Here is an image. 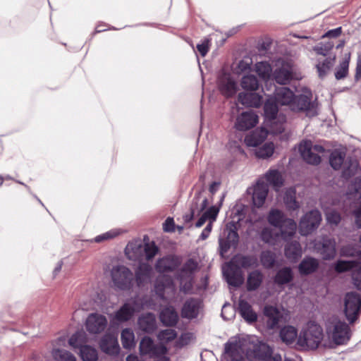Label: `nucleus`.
<instances>
[{"label":"nucleus","instance_id":"a211bd4d","mask_svg":"<svg viewBox=\"0 0 361 361\" xmlns=\"http://www.w3.org/2000/svg\"><path fill=\"white\" fill-rule=\"evenodd\" d=\"M322 221V215L317 210H312L305 214L299 224V231L301 235H307L313 232L319 225Z\"/></svg>","mask_w":361,"mask_h":361},{"label":"nucleus","instance_id":"052dcab7","mask_svg":"<svg viewBox=\"0 0 361 361\" xmlns=\"http://www.w3.org/2000/svg\"><path fill=\"white\" fill-rule=\"evenodd\" d=\"M334 44L331 42H329L325 44H319L314 47V50L317 54L326 56L329 51L333 48Z\"/></svg>","mask_w":361,"mask_h":361},{"label":"nucleus","instance_id":"39448f33","mask_svg":"<svg viewBox=\"0 0 361 361\" xmlns=\"http://www.w3.org/2000/svg\"><path fill=\"white\" fill-rule=\"evenodd\" d=\"M278 103L273 98H269L264 104V116L266 126L273 134L281 133L284 130L286 118L283 114H278Z\"/></svg>","mask_w":361,"mask_h":361},{"label":"nucleus","instance_id":"09e8293b","mask_svg":"<svg viewBox=\"0 0 361 361\" xmlns=\"http://www.w3.org/2000/svg\"><path fill=\"white\" fill-rule=\"evenodd\" d=\"M123 230L121 228H113L104 233L98 235L94 239L91 240L90 242L100 243L104 241H107L115 238L123 233Z\"/></svg>","mask_w":361,"mask_h":361},{"label":"nucleus","instance_id":"7ed1b4c3","mask_svg":"<svg viewBox=\"0 0 361 361\" xmlns=\"http://www.w3.org/2000/svg\"><path fill=\"white\" fill-rule=\"evenodd\" d=\"M178 264V259L173 257L160 259L156 264L157 271L162 274L159 275L154 282V292L161 300H168L174 296L176 286L172 279L164 273L173 271Z\"/></svg>","mask_w":361,"mask_h":361},{"label":"nucleus","instance_id":"f704fd0d","mask_svg":"<svg viewBox=\"0 0 361 361\" xmlns=\"http://www.w3.org/2000/svg\"><path fill=\"white\" fill-rule=\"evenodd\" d=\"M285 255L290 262H296L302 256V247L299 242L295 240L287 243Z\"/></svg>","mask_w":361,"mask_h":361},{"label":"nucleus","instance_id":"ddd939ff","mask_svg":"<svg viewBox=\"0 0 361 361\" xmlns=\"http://www.w3.org/2000/svg\"><path fill=\"white\" fill-rule=\"evenodd\" d=\"M197 269V264L193 259H188L180 270L178 278L180 281V290L189 293L192 288L194 273Z\"/></svg>","mask_w":361,"mask_h":361},{"label":"nucleus","instance_id":"3c124183","mask_svg":"<svg viewBox=\"0 0 361 361\" xmlns=\"http://www.w3.org/2000/svg\"><path fill=\"white\" fill-rule=\"evenodd\" d=\"M345 154L344 152L334 150L331 152L329 163L333 169L335 170L339 169L343 164Z\"/></svg>","mask_w":361,"mask_h":361},{"label":"nucleus","instance_id":"e433bc0d","mask_svg":"<svg viewBox=\"0 0 361 361\" xmlns=\"http://www.w3.org/2000/svg\"><path fill=\"white\" fill-rule=\"evenodd\" d=\"M320 253L325 259H330L336 255V241L334 239L324 238Z\"/></svg>","mask_w":361,"mask_h":361},{"label":"nucleus","instance_id":"ea45409f","mask_svg":"<svg viewBox=\"0 0 361 361\" xmlns=\"http://www.w3.org/2000/svg\"><path fill=\"white\" fill-rule=\"evenodd\" d=\"M121 339L122 345L125 349L131 350L135 348V334L131 329H124L121 331Z\"/></svg>","mask_w":361,"mask_h":361},{"label":"nucleus","instance_id":"4468645a","mask_svg":"<svg viewBox=\"0 0 361 361\" xmlns=\"http://www.w3.org/2000/svg\"><path fill=\"white\" fill-rule=\"evenodd\" d=\"M224 195L221 197V200L219 201V205H213L210 207H209L200 217L198 221H197L195 226L197 228H200L207 221H209L207 226L204 228V229L202 231L201 235H200V239L202 240H206L212 229V225L213 223L216 221V217L218 216V214L220 210L221 205L222 204V201L224 200Z\"/></svg>","mask_w":361,"mask_h":361},{"label":"nucleus","instance_id":"e2e57ef3","mask_svg":"<svg viewBox=\"0 0 361 361\" xmlns=\"http://www.w3.org/2000/svg\"><path fill=\"white\" fill-rule=\"evenodd\" d=\"M163 229L166 232L174 231V221L173 218L168 217L163 224Z\"/></svg>","mask_w":361,"mask_h":361},{"label":"nucleus","instance_id":"473e14b6","mask_svg":"<svg viewBox=\"0 0 361 361\" xmlns=\"http://www.w3.org/2000/svg\"><path fill=\"white\" fill-rule=\"evenodd\" d=\"M200 305V301L198 300H188L182 308V317L187 319L195 318L198 315Z\"/></svg>","mask_w":361,"mask_h":361},{"label":"nucleus","instance_id":"f03ea898","mask_svg":"<svg viewBox=\"0 0 361 361\" xmlns=\"http://www.w3.org/2000/svg\"><path fill=\"white\" fill-rule=\"evenodd\" d=\"M297 95L286 87H277L275 90L274 99L279 104L287 106L296 112H305L308 116L317 114L316 104L312 102V94L310 89L302 87L296 90Z\"/></svg>","mask_w":361,"mask_h":361},{"label":"nucleus","instance_id":"69168bd1","mask_svg":"<svg viewBox=\"0 0 361 361\" xmlns=\"http://www.w3.org/2000/svg\"><path fill=\"white\" fill-rule=\"evenodd\" d=\"M192 334L190 333L183 334L180 338L179 343L180 345H187L188 342L192 339Z\"/></svg>","mask_w":361,"mask_h":361},{"label":"nucleus","instance_id":"dca6fc26","mask_svg":"<svg viewBox=\"0 0 361 361\" xmlns=\"http://www.w3.org/2000/svg\"><path fill=\"white\" fill-rule=\"evenodd\" d=\"M361 311V298L355 292L347 293L344 298V313L350 323H353Z\"/></svg>","mask_w":361,"mask_h":361},{"label":"nucleus","instance_id":"72a5a7b5","mask_svg":"<svg viewBox=\"0 0 361 361\" xmlns=\"http://www.w3.org/2000/svg\"><path fill=\"white\" fill-rule=\"evenodd\" d=\"M238 101L243 105L259 107L262 103V97L257 93L241 92Z\"/></svg>","mask_w":361,"mask_h":361},{"label":"nucleus","instance_id":"de8ad7c7","mask_svg":"<svg viewBox=\"0 0 361 361\" xmlns=\"http://www.w3.org/2000/svg\"><path fill=\"white\" fill-rule=\"evenodd\" d=\"M255 71L261 78L267 80L271 76L272 68L268 62L261 61L255 64Z\"/></svg>","mask_w":361,"mask_h":361},{"label":"nucleus","instance_id":"b1692460","mask_svg":"<svg viewBox=\"0 0 361 361\" xmlns=\"http://www.w3.org/2000/svg\"><path fill=\"white\" fill-rule=\"evenodd\" d=\"M107 326V319L105 316L98 314H90L85 321L87 331L92 334H98L102 332Z\"/></svg>","mask_w":361,"mask_h":361},{"label":"nucleus","instance_id":"4be33fe9","mask_svg":"<svg viewBox=\"0 0 361 361\" xmlns=\"http://www.w3.org/2000/svg\"><path fill=\"white\" fill-rule=\"evenodd\" d=\"M217 87L219 92L226 97L235 94L238 90L237 82L233 76L227 73L222 72L217 80Z\"/></svg>","mask_w":361,"mask_h":361},{"label":"nucleus","instance_id":"9d476101","mask_svg":"<svg viewBox=\"0 0 361 361\" xmlns=\"http://www.w3.org/2000/svg\"><path fill=\"white\" fill-rule=\"evenodd\" d=\"M140 352L154 361H170L167 348L163 344H155L149 337H144L140 343Z\"/></svg>","mask_w":361,"mask_h":361},{"label":"nucleus","instance_id":"338daca9","mask_svg":"<svg viewBox=\"0 0 361 361\" xmlns=\"http://www.w3.org/2000/svg\"><path fill=\"white\" fill-rule=\"evenodd\" d=\"M238 68L241 72L246 71L250 69V63L245 60H241L238 64Z\"/></svg>","mask_w":361,"mask_h":361},{"label":"nucleus","instance_id":"a878e982","mask_svg":"<svg viewBox=\"0 0 361 361\" xmlns=\"http://www.w3.org/2000/svg\"><path fill=\"white\" fill-rule=\"evenodd\" d=\"M208 201L200 192L195 193L190 207V213L184 216L186 222L190 221L195 216L200 214L207 207Z\"/></svg>","mask_w":361,"mask_h":361},{"label":"nucleus","instance_id":"bb28decb","mask_svg":"<svg viewBox=\"0 0 361 361\" xmlns=\"http://www.w3.org/2000/svg\"><path fill=\"white\" fill-rule=\"evenodd\" d=\"M99 348L102 352L109 355H116L120 350L117 337L112 334H106L99 341Z\"/></svg>","mask_w":361,"mask_h":361},{"label":"nucleus","instance_id":"5fc2aeb1","mask_svg":"<svg viewBox=\"0 0 361 361\" xmlns=\"http://www.w3.org/2000/svg\"><path fill=\"white\" fill-rule=\"evenodd\" d=\"M335 56L333 58H327L322 62H319L317 64L318 75L320 78H323L326 75L330 68L333 66Z\"/></svg>","mask_w":361,"mask_h":361},{"label":"nucleus","instance_id":"9b49d317","mask_svg":"<svg viewBox=\"0 0 361 361\" xmlns=\"http://www.w3.org/2000/svg\"><path fill=\"white\" fill-rule=\"evenodd\" d=\"M144 308V304L138 297L127 300L124 304L114 312L113 319L118 322H125L131 319L136 312Z\"/></svg>","mask_w":361,"mask_h":361},{"label":"nucleus","instance_id":"79ce46f5","mask_svg":"<svg viewBox=\"0 0 361 361\" xmlns=\"http://www.w3.org/2000/svg\"><path fill=\"white\" fill-rule=\"evenodd\" d=\"M298 336L297 329L292 326H286L281 329L280 337L286 344L294 343Z\"/></svg>","mask_w":361,"mask_h":361},{"label":"nucleus","instance_id":"423d86ee","mask_svg":"<svg viewBox=\"0 0 361 361\" xmlns=\"http://www.w3.org/2000/svg\"><path fill=\"white\" fill-rule=\"evenodd\" d=\"M158 250L154 242H145L143 246L141 240H134L127 245L125 252L130 260H140L144 255L147 260H151L157 254Z\"/></svg>","mask_w":361,"mask_h":361},{"label":"nucleus","instance_id":"7c9ffc66","mask_svg":"<svg viewBox=\"0 0 361 361\" xmlns=\"http://www.w3.org/2000/svg\"><path fill=\"white\" fill-rule=\"evenodd\" d=\"M264 182L271 185L276 191H279L283 184V179L281 173L276 169H269L263 177Z\"/></svg>","mask_w":361,"mask_h":361},{"label":"nucleus","instance_id":"1a4fd4ad","mask_svg":"<svg viewBox=\"0 0 361 361\" xmlns=\"http://www.w3.org/2000/svg\"><path fill=\"white\" fill-rule=\"evenodd\" d=\"M111 278L115 289L129 290L133 285V274L123 265L114 266L111 270Z\"/></svg>","mask_w":361,"mask_h":361},{"label":"nucleus","instance_id":"20e7f679","mask_svg":"<svg viewBox=\"0 0 361 361\" xmlns=\"http://www.w3.org/2000/svg\"><path fill=\"white\" fill-rule=\"evenodd\" d=\"M323 338L321 326L314 322H307L302 329L297 345L301 349H316Z\"/></svg>","mask_w":361,"mask_h":361},{"label":"nucleus","instance_id":"49530a36","mask_svg":"<svg viewBox=\"0 0 361 361\" xmlns=\"http://www.w3.org/2000/svg\"><path fill=\"white\" fill-rule=\"evenodd\" d=\"M79 354L83 361H97L98 360L97 349L89 345L81 347Z\"/></svg>","mask_w":361,"mask_h":361},{"label":"nucleus","instance_id":"4d7b16f0","mask_svg":"<svg viewBox=\"0 0 361 361\" xmlns=\"http://www.w3.org/2000/svg\"><path fill=\"white\" fill-rule=\"evenodd\" d=\"M260 260L264 267L271 268L276 261L275 254L271 251H264L261 254Z\"/></svg>","mask_w":361,"mask_h":361},{"label":"nucleus","instance_id":"a19ab883","mask_svg":"<svg viewBox=\"0 0 361 361\" xmlns=\"http://www.w3.org/2000/svg\"><path fill=\"white\" fill-rule=\"evenodd\" d=\"M296 190L294 187L287 188L283 197V201L289 210H296L299 208V203L295 200Z\"/></svg>","mask_w":361,"mask_h":361},{"label":"nucleus","instance_id":"2eb2a0df","mask_svg":"<svg viewBox=\"0 0 361 361\" xmlns=\"http://www.w3.org/2000/svg\"><path fill=\"white\" fill-rule=\"evenodd\" d=\"M299 152L302 159L308 164L317 165L321 161L324 148L318 145H313L311 141H302L299 145Z\"/></svg>","mask_w":361,"mask_h":361},{"label":"nucleus","instance_id":"864d4df0","mask_svg":"<svg viewBox=\"0 0 361 361\" xmlns=\"http://www.w3.org/2000/svg\"><path fill=\"white\" fill-rule=\"evenodd\" d=\"M280 237L281 235L274 233L269 228H264L261 233L262 240L269 245H275Z\"/></svg>","mask_w":361,"mask_h":361},{"label":"nucleus","instance_id":"13d9d810","mask_svg":"<svg viewBox=\"0 0 361 361\" xmlns=\"http://www.w3.org/2000/svg\"><path fill=\"white\" fill-rule=\"evenodd\" d=\"M176 336L177 333L175 330L168 329L161 331L157 335V338L161 343H168L173 340Z\"/></svg>","mask_w":361,"mask_h":361},{"label":"nucleus","instance_id":"412c9836","mask_svg":"<svg viewBox=\"0 0 361 361\" xmlns=\"http://www.w3.org/2000/svg\"><path fill=\"white\" fill-rule=\"evenodd\" d=\"M335 269L338 272L353 270L352 277L354 285L361 290V262L340 260L336 264Z\"/></svg>","mask_w":361,"mask_h":361},{"label":"nucleus","instance_id":"603ef678","mask_svg":"<svg viewBox=\"0 0 361 361\" xmlns=\"http://www.w3.org/2000/svg\"><path fill=\"white\" fill-rule=\"evenodd\" d=\"M274 151V145L272 142H267L262 147L256 149L255 154L257 157L266 159L271 157Z\"/></svg>","mask_w":361,"mask_h":361},{"label":"nucleus","instance_id":"aec40b11","mask_svg":"<svg viewBox=\"0 0 361 361\" xmlns=\"http://www.w3.org/2000/svg\"><path fill=\"white\" fill-rule=\"evenodd\" d=\"M259 122L258 115L252 110L239 114L234 123V128L240 131H246L254 128Z\"/></svg>","mask_w":361,"mask_h":361},{"label":"nucleus","instance_id":"a18cd8bd","mask_svg":"<svg viewBox=\"0 0 361 361\" xmlns=\"http://www.w3.org/2000/svg\"><path fill=\"white\" fill-rule=\"evenodd\" d=\"M263 279L262 274L259 271L251 272L247 281V286L248 290H255L261 285Z\"/></svg>","mask_w":361,"mask_h":361},{"label":"nucleus","instance_id":"680f3d73","mask_svg":"<svg viewBox=\"0 0 361 361\" xmlns=\"http://www.w3.org/2000/svg\"><path fill=\"white\" fill-rule=\"evenodd\" d=\"M209 40L205 39L202 44H197V48L198 51L202 56H204L209 51Z\"/></svg>","mask_w":361,"mask_h":361},{"label":"nucleus","instance_id":"58836bf2","mask_svg":"<svg viewBox=\"0 0 361 361\" xmlns=\"http://www.w3.org/2000/svg\"><path fill=\"white\" fill-rule=\"evenodd\" d=\"M293 279V272L290 267L280 269L274 277V283L278 286H283L291 282Z\"/></svg>","mask_w":361,"mask_h":361},{"label":"nucleus","instance_id":"37998d69","mask_svg":"<svg viewBox=\"0 0 361 361\" xmlns=\"http://www.w3.org/2000/svg\"><path fill=\"white\" fill-rule=\"evenodd\" d=\"M51 355L55 361H77L76 357L65 349L53 348Z\"/></svg>","mask_w":361,"mask_h":361},{"label":"nucleus","instance_id":"bf43d9fd","mask_svg":"<svg viewBox=\"0 0 361 361\" xmlns=\"http://www.w3.org/2000/svg\"><path fill=\"white\" fill-rule=\"evenodd\" d=\"M327 223L331 226H337L341 221L339 213L334 209H328L325 212Z\"/></svg>","mask_w":361,"mask_h":361},{"label":"nucleus","instance_id":"5701e85b","mask_svg":"<svg viewBox=\"0 0 361 361\" xmlns=\"http://www.w3.org/2000/svg\"><path fill=\"white\" fill-rule=\"evenodd\" d=\"M233 225L228 224L224 231V235H226L224 239L222 236L219 237V250L220 255L224 257V255L228 252L231 246L235 245L238 240V235Z\"/></svg>","mask_w":361,"mask_h":361},{"label":"nucleus","instance_id":"8fccbe9b","mask_svg":"<svg viewBox=\"0 0 361 361\" xmlns=\"http://www.w3.org/2000/svg\"><path fill=\"white\" fill-rule=\"evenodd\" d=\"M85 333L83 331H78L73 334L68 340L69 345L73 349H81V347L86 345L85 343Z\"/></svg>","mask_w":361,"mask_h":361},{"label":"nucleus","instance_id":"f257e3e1","mask_svg":"<svg viewBox=\"0 0 361 361\" xmlns=\"http://www.w3.org/2000/svg\"><path fill=\"white\" fill-rule=\"evenodd\" d=\"M244 355L250 361H282L281 355L273 354L271 348L255 336L231 338L225 344L224 355L227 361H243Z\"/></svg>","mask_w":361,"mask_h":361},{"label":"nucleus","instance_id":"c9c22d12","mask_svg":"<svg viewBox=\"0 0 361 361\" xmlns=\"http://www.w3.org/2000/svg\"><path fill=\"white\" fill-rule=\"evenodd\" d=\"M319 267V261L313 257H305L298 266V270L302 275H308L314 272Z\"/></svg>","mask_w":361,"mask_h":361},{"label":"nucleus","instance_id":"cd10ccee","mask_svg":"<svg viewBox=\"0 0 361 361\" xmlns=\"http://www.w3.org/2000/svg\"><path fill=\"white\" fill-rule=\"evenodd\" d=\"M153 276L152 267L146 263H141L135 271V281L138 287L142 288L148 285Z\"/></svg>","mask_w":361,"mask_h":361},{"label":"nucleus","instance_id":"f3484780","mask_svg":"<svg viewBox=\"0 0 361 361\" xmlns=\"http://www.w3.org/2000/svg\"><path fill=\"white\" fill-rule=\"evenodd\" d=\"M276 69L273 75L279 84L286 85L293 78V66L289 61L279 59L276 62Z\"/></svg>","mask_w":361,"mask_h":361},{"label":"nucleus","instance_id":"0eeeda50","mask_svg":"<svg viewBox=\"0 0 361 361\" xmlns=\"http://www.w3.org/2000/svg\"><path fill=\"white\" fill-rule=\"evenodd\" d=\"M267 220L271 226L280 228L281 238L285 240L292 237L295 233L297 228L295 221L286 218L284 214L279 209H271Z\"/></svg>","mask_w":361,"mask_h":361},{"label":"nucleus","instance_id":"6ab92c4d","mask_svg":"<svg viewBox=\"0 0 361 361\" xmlns=\"http://www.w3.org/2000/svg\"><path fill=\"white\" fill-rule=\"evenodd\" d=\"M248 194L252 195V201L255 207H262L266 201L269 185L264 182L263 178H259L257 183L247 190Z\"/></svg>","mask_w":361,"mask_h":361},{"label":"nucleus","instance_id":"f8f14e48","mask_svg":"<svg viewBox=\"0 0 361 361\" xmlns=\"http://www.w3.org/2000/svg\"><path fill=\"white\" fill-rule=\"evenodd\" d=\"M263 314L267 329L274 330L279 328L280 322H286L288 311L283 307L268 305L264 306Z\"/></svg>","mask_w":361,"mask_h":361},{"label":"nucleus","instance_id":"6e6d98bb","mask_svg":"<svg viewBox=\"0 0 361 361\" xmlns=\"http://www.w3.org/2000/svg\"><path fill=\"white\" fill-rule=\"evenodd\" d=\"M349 61L350 54H347L335 73V77L337 80H341L346 77L348 72Z\"/></svg>","mask_w":361,"mask_h":361},{"label":"nucleus","instance_id":"c03bdc74","mask_svg":"<svg viewBox=\"0 0 361 361\" xmlns=\"http://www.w3.org/2000/svg\"><path fill=\"white\" fill-rule=\"evenodd\" d=\"M243 89L247 91H255L259 87V82L257 78L251 74L244 75L240 82Z\"/></svg>","mask_w":361,"mask_h":361},{"label":"nucleus","instance_id":"4c0bfd02","mask_svg":"<svg viewBox=\"0 0 361 361\" xmlns=\"http://www.w3.org/2000/svg\"><path fill=\"white\" fill-rule=\"evenodd\" d=\"M178 319V314L173 307H166L160 313V320L165 326H173Z\"/></svg>","mask_w":361,"mask_h":361},{"label":"nucleus","instance_id":"c85d7f7f","mask_svg":"<svg viewBox=\"0 0 361 361\" xmlns=\"http://www.w3.org/2000/svg\"><path fill=\"white\" fill-rule=\"evenodd\" d=\"M269 133H270V129L267 130L265 128L256 129L245 136V143L247 147H257L265 140Z\"/></svg>","mask_w":361,"mask_h":361},{"label":"nucleus","instance_id":"393cba45","mask_svg":"<svg viewBox=\"0 0 361 361\" xmlns=\"http://www.w3.org/2000/svg\"><path fill=\"white\" fill-rule=\"evenodd\" d=\"M224 276L227 283L233 286H240L243 282V277L240 269L235 267L231 262L226 263L222 268Z\"/></svg>","mask_w":361,"mask_h":361},{"label":"nucleus","instance_id":"2f4dec72","mask_svg":"<svg viewBox=\"0 0 361 361\" xmlns=\"http://www.w3.org/2000/svg\"><path fill=\"white\" fill-rule=\"evenodd\" d=\"M238 310L241 317L248 323H253L257 321V315L252 310L251 305L243 299L238 301Z\"/></svg>","mask_w":361,"mask_h":361},{"label":"nucleus","instance_id":"c756f323","mask_svg":"<svg viewBox=\"0 0 361 361\" xmlns=\"http://www.w3.org/2000/svg\"><path fill=\"white\" fill-rule=\"evenodd\" d=\"M139 329L145 333H152L157 329L156 317L152 313H147L139 317L137 320Z\"/></svg>","mask_w":361,"mask_h":361},{"label":"nucleus","instance_id":"774afa93","mask_svg":"<svg viewBox=\"0 0 361 361\" xmlns=\"http://www.w3.org/2000/svg\"><path fill=\"white\" fill-rule=\"evenodd\" d=\"M355 217V224L358 228H361V206L354 212Z\"/></svg>","mask_w":361,"mask_h":361},{"label":"nucleus","instance_id":"6e6552de","mask_svg":"<svg viewBox=\"0 0 361 361\" xmlns=\"http://www.w3.org/2000/svg\"><path fill=\"white\" fill-rule=\"evenodd\" d=\"M326 330L329 338L336 345L345 344L350 339L349 326L337 317L328 320Z\"/></svg>","mask_w":361,"mask_h":361},{"label":"nucleus","instance_id":"0e129e2a","mask_svg":"<svg viewBox=\"0 0 361 361\" xmlns=\"http://www.w3.org/2000/svg\"><path fill=\"white\" fill-rule=\"evenodd\" d=\"M239 262L243 267H250L255 263V260L250 257H242Z\"/></svg>","mask_w":361,"mask_h":361}]
</instances>
